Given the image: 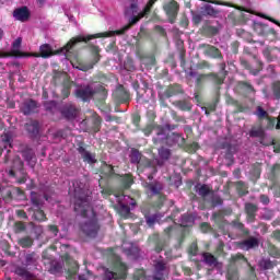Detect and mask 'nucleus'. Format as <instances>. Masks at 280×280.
<instances>
[{
    "label": "nucleus",
    "mask_w": 280,
    "mask_h": 280,
    "mask_svg": "<svg viewBox=\"0 0 280 280\" xmlns=\"http://www.w3.org/2000/svg\"><path fill=\"white\" fill-rule=\"evenodd\" d=\"M93 51H94V54H96V61L95 62H97L100 60V57H97V54H100V48L94 46Z\"/></svg>",
    "instance_id": "46"
},
{
    "label": "nucleus",
    "mask_w": 280,
    "mask_h": 280,
    "mask_svg": "<svg viewBox=\"0 0 280 280\" xmlns=\"http://www.w3.org/2000/svg\"><path fill=\"white\" fill-rule=\"evenodd\" d=\"M90 200L91 198L85 189L74 188V211L84 218L81 224V231L88 237H95L100 231V223H97V217L91 207Z\"/></svg>",
    "instance_id": "2"
},
{
    "label": "nucleus",
    "mask_w": 280,
    "mask_h": 280,
    "mask_svg": "<svg viewBox=\"0 0 280 280\" xmlns=\"http://www.w3.org/2000/svg\"><path fill=\"white\" fill-rule=\"evenodd\" d=\"M205 110H206V115H209V110L210 112L215 110V105H211L209 108L206 107Z\"/></svg>",
    "instance_id": "47"
},
{
    "label": "nucleus",
    "mask_w": 280,
    "mask_h": 280,
    "mask_svg": "<svg viewBox=\"0 0 280 280\" xmlns=\"http://www.w3.org/2000/svg\"><path fill=\"white\" fill-rule=\"evenodd\" d=\"M237 279V273L231 275V271L228 272V280H235Z\"/></svg>",
    "instance_id": "42"
},
{
    "label": "nucleus",
    "mask_w": 280,
    "mask_h": 280,
    "mask_svg": "<svg viewBox=\"0 0 280 280\" xmlns=\"http://www.w3.org/2000/svg\"><path fill=\"white\" fill-rule=\"evenodd\" d=\"M32 244H33V241L31 237H24V238L20 240V245L23 248H30V246H32Z\"/></svg>",
    "instance_id": "26"
},
{
    "label": "nucleus",
    "mask_w": 280,
    "mask_h": 280,
    "mask_svg": "<svg viewBox=\"0 0 280 280\" xmlns=\"http://www.w3.org/2000/svg\"><path fill=\"white\" fill-rule=\"evenodd\" d=\"M201 231H203V233H207L209 231V224L208 223H202L201 224Z\"/></svg>",
    "instance_id": "44"
},
{
    "label": "nucleus",
    "mask_w": 280,
    "mask_h": 280,
    "mask_svg": "<svg viewBox=\"0 0 280 280\" xmlns=\"http://www.w3.org/2000/svg\"><path fill=\"white\" fill-rule=\"evenodd\" d=\"M3 30L2 28H0V40H2V38H3Z\"/></svg>",
    "instance_id": "52"
},
{
    "label": "nucleus",
    "mask_w": 280,
    "mask_h": 280,
    "mask_svg": "<svg viewBox=\"0 0 280 280\" xmlns=\"http://www.w3.org/2000/svg\"><path fill=\"white\" fill-rule=\"evenodd\" d=\"M155 250H156V253H161V250H163V248H161L160 246H158V247L155 248Z\"/></svg>",
    "instance_id": "54"
},
{
    "label": "nucleus",
    "mask_w": 280,
    "mask_h": 280,
    "mask_svg": "<svg viewBox=\"0 0 280 280\" xmlns=\"http://www.w3.org/2000/svg\"><path fill=\"white\" fill-rule=\"evenodd\" d=\"M4 56H5V55H3V54L0 52V58H3Z\"/></svg>",
    "instance_id": "61"
},
{
    "label": "nucleus",
    "mask_w": 280,
    "mask_h": 280,
    "mask_svg": "<svg viewBox=\"0 0 280 280\" xmlns=\"http://www.w3.org/2000/svg\"><path fill=\"white\" fill-rule=\"evenodd\" d=\"M165 231H167V233H170V231H172V228H168V229H166Z\"/></svg>",
    "instance_id": "59"
},
{
    "label": "nucleus",
    "mask_w": 280,
    "mask_h": 280,
    "mask_svg": "<svg viewBox=\"0 0 280 280\" xmlns=\"http://www.w3.org/2000/svg\"><path fill=\"white\" fill-rule=\"evenodd\" d=\"M10 176H14V171L9 172Z\"/></svg>",
    "instance_id": "55"
},
{
    "label": "nucleus",
    "mask_w": 280,
    "mask_h": 280,
    "mask_svg": "<svg viewBox=\"0 0 280 280\" xmlns=\"http://www.w3.org/2000/svg\"><path fill=\"white\" fill-rule=\"evenodd\" d=\"M183 110H191V104L189 103H184V105L182 106Z\"/></svg>",
    "instance_id": "43"
},
{
    "label": "nucleus",
    "mask_w": 280,
    "mask_h": 280,
    "mask_svg": "<svg viewBox=\"0 0 280 280\" xmlns=\"http://www.w3.org/2000/svg\"><path fill=\"white\" fill-rule=\"evenodd\" d=\"M39 125L38 121L36 120H31L30 122L26 124V130L31 133V135H36L39 130Z\"/></svg>",
    "instance_id": "16"
},
{
    "label": "nucleus",
    "mask_w": 280,
    "mask_h": 280,
    "mask_svg": "<svg viewBox=\"0 0 280 280\" xmlns=\"http://www.w3.org/2000/svg\"><path fill=\"white\" fill-rule=\"evenodd\" d=\"M246 212L250 218H254L255 211H257V207L253 203H246L245 206Z\"/></svg>",
    "instance_id": "22"
},
{
    "label": "nucleus",
    "mask_w": 280,
    "mask_h": 280,
    "mask_svg": "<svg viewBox=\"0 0 280 280\" xmlns=\"http://www.w3.org/2000/svg\"><path fill=\"white\" fill-rule=\"evenodd\" d=\"M260 202H262V205H268L270 202V199H268V196L261 195Z\"/></svg>",
    "instance_id": "38"
},
{
    "label": "nucleus",
    "mask_w": 280,
    "mask_h": 280,
    "mask_svg": "<svg viewBox=\"0 0 280 280\" xmlns=\"http://www.w3.org/2000/svg\"><path fill=\"white\" fill-rule=\"evenodd\" d=\"M250 137H264V129L261 128H253L249 132Z\"/></svg>",
    "instance_id": "28"
},
{
    "label": "nucleus",
    "mask_w": 280,
    "mask_h": 280,
    "mask_svg": "<svg viewBox=\"0 0 280 280\" xmlns=\"http://www.w3.org/2000/svg\"><path fill=\"white\" fill-rule=\"evenodd\" d=\"M206 10H207V13L210 15L215 14V11L213 10V8H211V5L206 7Z\"/></svg>",
    "instance_id": "45"
},
{
    "label": "nucleus",
    "mask_w": 280,
    "mask_h": 280,
    "mask_svg": "<svg viewBox=\"0 0 280 280\" xmlns=\"http://www.w3.org/2000/svg\"><path fill=\"white\" fill-rule=\"evenodd\" d=\"M256 115H257V117H259V119H264V117H268V112L264 110V108L258 106L256 109Z\"/></svg>",
    "instance_id": "31"
},
{
    "label": "nucleus",
    "mask_w": 280,
    "mask_h": 280,
    "mask_svg": "<svg viewBox=\"0 0 280 280\" xmlns=\"http://www.w3.org/2000/svg\"><path fill=\"white\" fill-rule=\"evenodd\" d=\"M180 226H194V215L191 214H184L180 220Z\"/></svg>",
    "instance_id": "17"
},
{
    "label": "nucleus",
    "mask_w": 280,
    "mask_h": 280,
    "mask_svg": "<svg viewBox=\"0 0 280 280\" xmlns=\"http://www.w3.org/2000/svg\"><path fill=\"white\" fill-rule=\"evenodd\" d=\"M69 88H66L65 90H63V97H67L68 95H69Z\"/></svg>",
    "instance_id": "50"
},
{
    "label": "nucleus",
    "mask_w": 280,
    "mask_h": 280,
    "mask_svg": "<svg viewBox=\"0 0 280 280\" xmlns=\"http://www.w3.org/2000/svg\"><path fill=\"white\" fill-rule=\"evenodd\" d=\"M149 180H152V175H149Z\"/></svg>",
    "instance_id": "62"
},
{
    "label": "nucleus",
    "mask_w": 280,
    "mask_h": 280,
    "mask_svg": "<svg viewBox=\"0 0 280 280\" xmlns=\"http://www.w3.org/2000/svg\"><path fill=\"white\" fill-rule=\"evenodd\" d=\"M21 110L24 115H32L36 110V103L32 100L26 101L23 103Z\"/></svg>",
    "instance_id": "14"
},
{
    "label": "nucleus",
    "mask_w": 280,
    "mask_h": 280,
    "mask_svg": "<svg viewBox=\"0 0 280 280\" xmlns=\"http://www.w3.org/2000/svg\"><path fill=\"white\" fill-rule=\"evenodd\" d=\"M34 58H49L50 56H54V50L51 49V46L48 44H44L39 47V54L33 52L30 54Z\"/></svg>",
    "instance_id": "9"
},
{
    "label": "nucleus",
    "mask_w": 280,
    "mask_h": 280,
    "mask_svg": "<svg viewBox=\"0 0 280 280\" xmlns=\"http://www.w3.org/2000/svg\"><path fill=\"white\" fill-rule=\"evenodd\" d=\"M260 266H264L265 270H270V268H272V262H270V260H262Z\"/></svg>",
    "instance_id": "34"
},
{
    "label": "nucleus",
    "mask_w": 280,
    "mask_h": 280,
    "mask_svg": "<svg viewBox=\"0 0 280 280\" xmlns=\"http://www.w3.org/2000/svg\"><path fill=\"white\" fill-rule=\"evenodd\" d=\"M257 246H259V241L255 237H249L241 243L243 250H250V248H257Z\"/></svg>",
    "instance_id": "13"
},
{
    "label": "nucleus",
    "mask_w": 280,
    "mask_h": 280,
    "mask_svg": "<svg viewBox=\"0 0 280 280\" xmlns=\"http://www.w3.org/2000/svg\"><path fill=\"white\" fill-rule=\"evenodd\" d=\"M49 231L54 233V235H58V228L55 225H49Z\"/></svg>",
    "instance_id": "41"
},
{
    "label": "nucleus",
    "mask_w": 280,
    "mask_h": 280,
    "mask_svg": "<svg viewBox=\"0 0 280 280\" xmlns=\"http://www.w3.org/2000/svg\"><path fill=\"white\" fill-rule=\"evenodd\" d=\"M15 228H16L18 231H25V224L22 223V222H18L15 224Z\"/></svg>",
    "instance_id": "39"
},
{
    "label": "nucleus",
    "mask_w": 280,
    "mask_h": 280,
    "mask_svg": "<svg viewBox=\"0 0 280 280\" xmlns=\"http://www.w3.org/2000/svg\"><path fill=\"white\" fill-rule=\"evenodd\" d=\"M155 268V275L153 277V280H163V275L165 272V261L159 260L154 265Z\"/></svg>",
    "instance_id": "12"
},
{
    "label": "nucleus",
    "mask_w": 280,
    "mask_h": 280,
    "mask_svg": "<svg viewBox=\"0 0 280 280\" xmlns=\"http://www.w3.org/2000/svg\"><path fill=\"white\" fill-rule=\"evenodd\" d=\"M121 183H122L124 187L126 189H128V187H130V185H132V183H133L132 175H130V174L122 175Z\"/></svg>",
    "instance_id": "19"
},
{
    "label": "nucleus",
    "mask_w": 280,
    "mask_h": 280,
    "mask_svg": "<svg viewBox=\"0 0 280 280\" xmlns=\"http://www.w3.org/2000/svg\"><path fill=\"white\" fill-rule=\"evenodd\" d=\"M131 163H139L141 161V153L137 149L131 150L130 154Z\"/></svg>",
    "instance_id": "20"
},
{
    "label": "nucleus",
    "mask_w": 280,
    "mask_h": 280,
    "mask_svg": "<svg viewBox=\"0 0 280 280\" xmlns=\"http://www.w3.org/2000/svg\"><path fill=\"white\" fill-rule=\"evenodd\" d=\"M72 269H69L70 275H75L78 272V262L71 260Z\"/></svg>",
    "instance_id": "35"
},
{
    "label": "nucleus",
    "mask_w": 280,
    "mask_h": 280,
    "mask_svg": "<svg viewBox=\"0 0 280 280\" xmlns=\"http://www.w3.org/2000/svg\"><path fill=\"white\" fill-rule=\"evenodd\" d=\"M104 172L106 176H113V174H115L113 166L107 164L104 166Z\"/></svg>",
    "instance_id": "32"
},
{
    "label": "nucleus",
    "mask_w": 280,
    "mask_h": 280,
    "mask_svg": "<svg viewBox=\"0 0 280 280\" xmlns=\"http://www.w3.org/2000/svg\"><path fill=\"white\" fill-rule=\"evenodd\" d=\"M202 257H203L205 264H208V266H215V264H218L215 256L212 254L203 253Z\"/></svg>",
    "instance_id": "18"
},
{
    "label": "nucleus",
    "mask_w": 280,
    "mask_h": 280,
    "mask_svg": "<svg viewBox=\"0 0 280 280\" xmlns=\"http://www.w3.org/2000/svg\"><path fill=\"white\" fill-rule=\"evenodd\" d=\"M129 254H131L132 253V249H129V252H128Z\"/></svg>",
    "instance_id": "64"
},
{
    "label": "nucleus",
    "mask_w": 280,
    "mask_h": 280,
    "mask_svg": "<svg viewBox=\"0 0 280 280\" xmlns=\"http://www.w3.org/2000/svg\"><path fill=\"white\" fill-rule=\"evenodd\" d=\"M279 164H276L275 166H273V172H277V170H279Z\"/></svg>",
    "instance_id": "53"
},
{
    "label": "nucleus",
    "mask_w": 280,
    "mask_h": 280,
    "mask_svg": "<svg viewBox=\"0 0 280 280\" xmlns=\"http://www.w3.org/2000/svg\"><path fill=\"white\" fill-rule=\"evenodd\" d=\"M61 113L66 116L67 119H75V117H78V109L75 105L72 104L66 105Z\"/></svg>",
    "instance_id": "11"
},
{
    "label": "nucleus",
    "mask_w": 280,
    "mask_h": 280,
    "mask_svg": "<svg viewBox=\"0 0 280 280\" xmlns=\"http://www.w3.org/2000/svg\"><path fill=\"white\" fill-rule=\"evenodd\" d=\"M159 154H160V158L163 159L164 161H167V159H170L171 156L170 150L165 148H161L159 150Z\"/></svg>",
    "instance_id": "24"
},
{
    "label": "nucleus",
    "mask_w": 280,
    "mask_h": 280,
    "mask_svg": "<svg viewBox=\"0 0 280 280\" xmlns=\"http://www.w3.org/2000/svg\"><path fill=\"white\" fill-rule=\"evenodd\" d=\"M79 280H85V279H84V277L80 276V277H79Z\"/></svg>",
    "instance_id": "58"
},
{
    "label": "nucleus",
    "mask_w": 280,
    "mask_h": 280,
    "mask_svg": "<svg viewBox=\"0 0 280 280\" xmlns=\"http://www.w3.org/2000/svg\"><path fill=\"white\" fill-rule=\"evenodd\" d=\"M21 43H23V38L18 37L13 44H12V56H14L15 58H30L32 57L31 54L27 52H23L21 50H19L21 48Z\"/></svg>",
    "instance_id": "7"
},
{
    "label": "nucleus",
    "mask_w": 280,
    "mask_h": 280,
    "mask_svg": "<svg viewBox=\"0 0 280 280\" xmlns=\"http://www.w3.org/2000/svg\"><path fill=\"white\" fill-rule=\"evenodd\" d=\"M31 200L33 202V209L30 211L32 213V218L37 220V222H45L47 217H45V212L40 210V205H43V199L36 192H31Z\"/></svg>",
    "instance_id": "5"
},
{
    "label": "nucleus",
    "mask_w": 280,
    "mask_h": 280,
    "mask_svg": "<svg viewBox=\"0 0 280 280\" xmlns=\"http://www.w3.org/2000/svg\"><path fill=\"white\" fill-rule=\"evenodd\" d=\"M148 226H154L156 222H159V215L154 214L151 217H145Z\"/></svg>",
    "instance_id": "27"
},
{
    "label": "nucleus",
    "mask_w": 280,
    "mask_h": 280,
    "mask_svg": "<svg viewBox=\"0 0 280 280\" xmlns=\"http://www.w3.org/2000/svg\"><path fill=\"white\" fill-rule=\"evenodd\" d=\"M189 253L190 255H196V253H198V245L192 244L189 248Z\"/></svg>",
    "instance_id": "37"
},
{
    "label": "nucleus",
    "mask_w": 280,
    "mask_h": 280,
    "mask_svg": "<svg viewBox=\"0 0 280 280\" xmlns=\"http://www.w3.org/2000/svg\"><path fill=\"white\" fill-rule=\"evenodd\" d=\"M18 275H22V277H26L28 280H32V273L26 270L18 271Z\"/></svg>",
    "instance_id": "36"
},
{
    "label": "nucleus",
    "mask_w": 280,
    "mask_h": 280,
    "mask_svg": "<svg viewBox=\"0 0 280 280\" xmlns=\"http://www.w3.org/2000/svg\"><path fill=\"white\" fill-rule=\"evenodd\" d=\"M148 187L152 194H159V191L163 189V185H161V183L149 184Z\"/></svg>",
    "instance_id": "21"
},
{
    "label": "nucleus",
    "mask_w": 280,
    "mask_h": 280,
    "mask_svg": "<svg viewBox=\"0 0 280 280\" xmlns=\"http://www.w3.org/2000/svg\"><path fill=\"white\" fill-rule=\"evenodd\" d=\"M196 188L199 196H207L209 194V186L207 185L197 186Z\"/></svg>",
    "instance_id": "25"
},
{
    "label": "nucleus",
    "mask_w": 280,
    "mask_h": 280,
    "mask_svg": "<svg viewBox=\"0 0 280 280\" xmlns=\"http://www.w3.org/2000/svg\"><path fill=\"white\" fill-rule=\"evenodd\" d=\"M26 259L30 261V259H32V255L26 256Z\"/></svg>",
    "instance_id": "56"
},
{
    "label": "nucleus",
    "mask_w": 280,
    "mask_h": 280,
    "mask_svg": "<svg viewBox=\"0 0 280 280\" xmlns=\"http://www.w3.org/2000/svg\"><path fill=\"white\" fill-rule=\"evenodd\" d=\"M45 200H49V197H47V195L44 196Z\"/></svg>",
    "instance_id": "60"
},
{
    "label": "nucleus",
    "mask_w": 280,
    "mask_h": 280,
    "mask_svg": "<svg viewBox=\"0 0 280 280\" xmlns=\"http://www.w3.org/2000/svg\"><path fill=\"white\" fill-rule=\"evenodd\" d=\"M27 161H31V164L36 163V158L34 155H31L30 158H26Z\"/></svg>",
    "instance_id": "49"
},
{
    "label": "nucleus",
    "mask_w": 280,
    "mask_h": 280,
    "mask_svg": "<svg viewBox=\"0 0 280 280\" xmlns=\"http://www.w3.org/2000/svg\"><path fill=\"white\" fill-rule=\"evenodd\" d=\"M201 20L202 18L200 15H194L195 23H200Z\"/></svg>",
    "instance_id": "48"
},
{
    "label": "nucleus",
    "mask_w": 280,
    "mask_h": 280,
    "mask_svg": "<svg viewBox=\"0 0 280 280\" xmlns=\"http://www.w3.org/2000/svg\"><path fill=\"white\" fill-rule=\"evenodd\" d=\"M79 154H81V156H82L83 161H85V163L93 164L96 162L95 155L89 151H85L83 147L79 148Z\"/></svg>",
    "instance_id": "15"
},
{
    "label": "nucleus",
    "mask_w": 280,
    "mask_h": 280,
    "mask_svg": "<svg viewBox=\"0 0 280 280\" xmlns=\"http://www.w3.org/2000/svg\"><path fill=\"white\" fill-rule=\"evenodd\" d=\"M75 69H79V71H89L90 69H93V63L90 65H82L79 63L78 66L73 65Z\"/></svg>",
    "instance_id": "29"
},
{
    "label": "nucleus",
    "mask_w": 280,
    "mask_h": 280,
    "mask_svg": "<svg viewBox=\"0 0 280 280\" xmlns=\"http://www.w3.org/2000/svg\"><path fill=\"white\" fill-rule=\"evenodd\" d=\"M117 202H118V211L122 218H128L130 215V207H135L137 201L130 198V196H126L122 192L114 194Z\"/></svg>",
    "instance_id": "4"
},
{
    "label": "nucleus",
    "mask_w": 280,
    "mask_h": 280,
    "mask_svg": "<svg viewBox=\"0 0 280 280\" xmlns=\"http://www.w3.org/2000/svg\"><path fill=\"white\" fill-rule=\"evenodd\" d=\"M93 89L91 86H80L75 90V95L83 102L91 100L93 97Z\"/></svg>",
    "instance_id": "8"
},
{
    "label": "nucleus",
    "mask_w": 280,
    "mask_h": 280,
    "mask_svg": "<svg viewBox=\"0 0 280 280\" xmlns=\"http://www.w3.org/2000/svg\"><path fill=\"white\" fill-rule=\"evenodd\" d=\"M102 121V119H100V117H97L95 119V129H94V132H98L100 130V122Z\"/></svg>",
    "instance_id": "40"
},
{
    "label": "nucleus",
    "mask_w": 280,
    "mask_h": 280,
    "mask_svg": "<svg viewBox=\"0 0 280 280\" xmlns=\"http://www.w3.org/2000/svg\"><path fill=\"white\" fill-rule=\"evenodd\" d=\"M13 16L16 21L25 22L27 19H30V10H27V7L15 9Z\"/></svg>",
    "instance_id": "10"
},
{
    "label": "nucleus",
    "mask_w": 280,
    "mask_h": 280,
    "mask_svg": "<svg viewBox=\"0 0 280 280\" xmlns=\"http://www.w3.org/2000/svg\"><path fill=\"white\" fill-rule=\"evenodd\" d=\"M208 54H210V56H212V58H220V50L213 46H211L209 49H208Z\"/></svg>",
    "instance_id": "30"
},
{
    "label": "nucleus",
    "mask_w": 280,
    "mask_h": 280,
    "mask_svg": "<svg viewBox=\"0 0 280 280\" xmlns=\"http://www.w3.org/2000/svg\"><path fill=\"white\" fill-rule=\"evenodd\" d=\"M109 255L112 270L108 268L104 269V280H126L128 267L121 262V258L117 256L115 250L109 249Z\"/></svg>",
    "instance_id": "3"
},
{
    "label": "nucleus",
    "mask_w": 280,
    "mask_h": 280,
    "mask_svg": "<svg viewBox=\"0 0 280 280\" xmlns=\"http://www.w3.org/2000/svg\"><path fill=\"white\" fill-rule=\"evenodd\" d=\"M222 248H224V244H220L219 247H218V253L220 255V253H222Z\"/></svg>",
    "instance_id": "51"
},
{
    "label": "nucleus",
    "mask_w": 280,
    "mask_h": 280,
    "mask_svg": "<svg viewBox=\"0 0 280 280\" xmlns=\"http://www.w3.org/2000/svg\"><path fill=\"white\" fill-rule=\"evenodd\" d=\"M166 16L168 18L170 23H175L176 16L178 15V2L171 0L166 2L163 7Z\"/></svg>",
    "instance_id": "6"
},
{
    "label": "nucleus",
    "mask_w": 280,
    "mask_h": 280,
    "mask_svg": "<svg viewBox=\"0 0 280 280\" xmlns=\"http://www.w3.org/2000/svg\"><path fill=\"white\" fill-rule=\"evenodd\" d=\"M154 3H156V0H149L143 11L139 12V0H128V3L125 8V16H131L129 20V24L125 25L122 28L118 31H108L104 33H97L94 35H89L86 37L85 36L74 37L70 39V42L62 48L61 51L67 54L69 50L72 49L73 45H75L77 43H88V40H93V38H110L115 36V34L117 36H121V34H126V32H128V30L132 27V25H137L140 19H143L145 14H149Z\"/></svg>",
    "instance_id": "1"
},
{
    "label": "nucleus",
    "mask_w": 280,
    "mask_h": 280,
    "mask_svg": "<svg viewBox=\"0 0 280 280\" xmlns=\"http://www.w3.org/2000/svg\"><path fill=\"white\" fill-rule=\"evenodd\" d=\"M2 141H4V148H5V149H8V145H9V148H12V144L10 143L11 138H10V136H8L7 133H5L4 137L2 138Z\"/></svg>",
    "instance_id": "33"
},
{
    "label": "nucleus",
    "mask_w": 280,
    "mask_h": 280,
    "mask_svg": "<svg viewBox=\"0 0 280 280\" xmlns=\"http://www.w3.org/2000/svg\"><path fill=\"white\" fill-rule=\"evenodd\" d=\"M272 91L276 100H280V81L273 83Z\"/></svg>",
    "instance_id": "23"
},
{
    "label": "nucleus",
    "mask_w": 280,
    "mask_h": 280,
    "mask_svg": "<svg viewBox=\"0 0 280 280\" xmlns=\"http://www.w3.org/2000/svg\"><path fill=\"white\" fill-rule=\"evenodd\" d=\"M237 226H238V228H241V226H242V224H241V223H238V224H237Z\"/></svg>",
    "instance_id": "63"
},
{
    "label": "nucleus",
    "mask_w": 280,
    "mask_h": 280,
    "mask_svg": "<svg viewBox=\"0 0 280 280\" xmlns=\"http://www.w3.org/2000/svg\"><path fill=\"white\" fill-rule=\"evenodd\" d=\"M66 261L69 262L71 261V259L68 256H66Z\"/></svg>",
    "instance_id": "57"
}]
</instances>
